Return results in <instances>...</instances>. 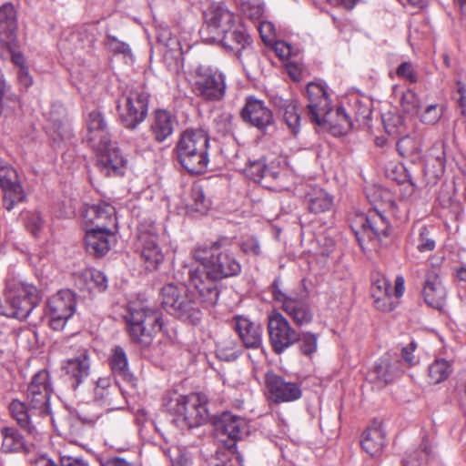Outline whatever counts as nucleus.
<instances>
[{
    "mask_svg": "<svg viewBox=\"0 0 466 466\" xmlns=\"http://www.w3.org/2000/svg\"><path fill=\"white\" fill-rule=\"evenodd\" d=\"M193 258L201 264V268L189 269L190 283L197 290L200 303L213 307L219 296L218 282L238 275L241 265L228 248L226 239L216 241L208 248H196Z\"/></svg>",
    "mask_w": 466,
    "mask_h": 466,
    "instance_id": "f257e3e1",
    "label": "nucleus"
},
{
    "mask_svg": "<svg viewBox=\"0 0 466 466\" xmlns=\"http://www.w3.org/2000/svg\"><path fill=\"white\" fill-rule=\"evenodd\" d=\"M208 399L204 393L180 395L173 393L164 402L166 410L174 416L173 422L181 430L198 428L208 419Z\"/></svg>",
    "mask_w": 466,
    "mask_h": 466,
    "instance_id": "f03ea898",
    "label": "nucleus"
},
{
    "mask_svg": "<svg viewBox=\"0 0 466 466\" xmlns=\"http://www.w3.org/2000/svg\"><path fill=\"white\" fill-rule=\"evenodd\" d=\"M131 340L142 348H147L161 331L162 313L143 302L133 303L125 316Z\"/></svg>",
    "mask_w": 466,
    "mask_h": 466,
    "instance_id": "7ed1b4c3",
    "label": "nucleus"
},
{
    "mask_svg": "<svg viewBox=\"0 0 466 466\" xmlns=\"http://www.w3.org/2000/svg\"><path fill=\"white\" fill-rule=\"evenodd\" d=\"M307 96L309 116L312 122L318 126L329 124L331 128L338 127L340 134L351 129V119L343 107H338L333 117L330 101L323 85L314 82L308 84Z\"/></svg>",
    "mask_w": 466,
    "mask_h": 466,
    "instance_id": "20e7f679",
    "label": "nucleus"
},
{
    "mask_svg": "<svg viewBox=\"0 0 466 466\" xmlns=\"http://www.w3.org/2000/svg\"><path fill=\"white\" fill-rule=\"evenodd\" d=\"M208 134L204 130L194 128L184 130L175 148L180 165L189 173L204 172L208 164Z\"/></svg>",
    "mask_w": 466,
    "mask_h": 466,
    "instance_id": "39448f33",
    "label": "nucleus"
},
{
    "mask_svg": "<svg viewBox=\"0 0 466 466\" xmlns=\"http://www.w3.org/2000/svg\"><path fill=\"white\" fill-rule=\"evenodd\" d=\"M161 304L170 314L196 324L200 319V310L193 292L185 284H166L160 291Z\"/></svg>",
    "mask_w": 466,
    "mask_h": 466,
    "instance_id": "423d86ee",
    "label": "nucleus"
},
{
    "mask_svg": "<svg viewBox=\"0 0 466 466\" xmlns=\"http://www.w3.org/2000/svg\"><path fill=\"white\" fill-rule=\"evenodd\" d=\"M149 95L143 88H128L117 100L116 110L122 125L135 129L147 117Z\"/></svg>",
    "mask_w": 466,
    "mask_h": 466,
    "instance_id": "0eeeda50",
    "label": "nucleus"
},
{
    "mask_svg": "<svg viewBox=\"0 0 466 466\" xmlns=\"http://www.w3.org/2000/svg\"><path fill=\"white\" fill-rule=\"evenodd\" d=\"M216 43L233 52L242 63L244 69L257 66L258 57L251 48L250 36L241 25L236 24V21Z\"/></svg>",
    "mask_w": 466,
    "mask_h": 466,
    "instance_id": "6e6552de",
    "label": "nucleus"
},
{
    "mask_svg": "<svg viewBox=\"0 0 466 466\" xmlns=\"http://www.w3.org/2000/svg\"><path fill=\"white\" fill-rule=\"evenodd\" d=\"M158 241L157 229L153 223L139 224L136 248L147 269H157L164 260V254Z\"/></svg>",
    "mask_w": 466,
    "mask_h": 466,
    "instance_id": "1a4fd4ad",
    "label": "nucleus"
},
{
    "mask_svg": "<svg viewBox=\"0 0 466 466\" xmlns=\"http://www.w3.org/2000/svg\"><path fill=\"white\" fill-rule=\"evenodd\" d=\"M353 230L361 249L365 251L370 248L365 246L367 239L370 242L377 240L382 243L390 236V227L382 214L374 211L367 216H359Z\"/></svg>",
    "mask_w": 466,
    "mask_h": 466,
    "instance_id": "9d476101",
    "label": "nucleus"
},
{
    "mask_svg": "<svg viewBox=\"0 0 466 466\" xmlns=\"http://www.w3.org/2000/svg\"><path fill=\"white\" fill-rule=\"evenodd\" d=\"M205 25L201 29L204 41L215 43L236 21L235 15L224 4L214 3L205 12Z\"/></svg>",
    "mask_w": 466,
    "mask_h": 466,
    "instance_id": "9b49d317",
    "label": "nucleus"
},
{
    "mask_svg": "<svg viewBox=\"0 0 466 466\" xmlns=\"http://www.w3.org/2000/svg\"><path fill=\"white\" fill-rule=\"evenodd\" d=\"M271 289L274 300L297 325L302 326L311 322L312 311L303 299L282 290L278 279L272 283Z\"/></svg>",
    "mask_w": 466,
    "mask_h": 466,
    "instance_id": "f8f14e48",
    "label": "nucleus"
},
{
    "mask_svg": "<svg viewBox=\"0 0 466 466\" xmlns=\"http://www.w3.org/2000/svg\"><path fill=\"white\" fill-rule=\"evenodd\" d=\"M195 91L198 96L206 101H219L225 96V76L218 69L198 67L196 71Z\"/></svg>",
    "mask_w": 466,
    "mask_h": 466,
    "instance_id": "ddd939ff",
    "label": "nucleus"
},
{
    "mask_svg": "<svg viewBox=\"0 0 466 466\" xmlns=\"http://www.w3.org/2000/svg\"><path fill=\"white\" fill-rule=\"evenodd\" d=\"M268 330L273 350L280 354L299 340V333L279 311L273 310L268 317Z\"/></svg>",
    "mask_w": 466,
    "mask_h": 466,
    "instance_id": "4468645a",
    "label": "nucleus"
},
{
    "mask_svg": "<svg viewBox=\"0 0 466 466\" xmlns=\"http://www.w3.org/2000/svg\"><path fill=\"white\" fill-rule=\"evenodd\" d=\"M52 392L49 373L42 370L31 380L26 391V400L33 412L48 415L49 399Z\"/></svg>",
    "mask_w": 466,
    "mask_h": 466,
    "instance_id": "2eb2a0df",
    "label": "nucleus"
},
{
    "mask_svg": "<svg viewBox=\"0 0 466 466\" xmlns=\"http://www.w3.org/2000/svg\"><path fill=\"white\" fill-rule=\"evenodd\" d=\"M49 325L54 330H62L76 309V297L69 289L58 291L47 302Z\"/></svg>",
    "mask_w": 466,
    "mask_h": 466,
    "instance_id": "dca6fc26",
    "label": "nucleus"
},
{
    "mask_svg": "<svg viewBox=\"0 0 466 466\" xmlns=\"http://www.w3.org/2000/svg\"><path fill=\"white\" fill-rule=\"evenodd\" d=\"M265 388L268 400L276 404L292 402L299 400L302 396L299 383L288 381L273 371L265 374Z\"/></svg>",
    "mask_w": 466,
    "mask_h": 466,
    "instance_id": "f3484780",
    "label": "nucleus"
},
{
    "mask_svg": "<svg viewBox=\"0 0 466 466\" xmlns=\"http://www.w3.org/2000/svg\"><path fill=\"white\" fill-rule=\"evenodd\" d=\"M86 126L85 140L94 150L104 149L109 145L111 139L107 124L100 111H91L87 116Z\"/></svg>",
    "mask_w": 466,
    "mask_h": 466,
    "instance_id": "a211bd4d",
    "label": "nucleus"
},
{
    "mask_svg": "<svg viewBox=\"0 0 466 466\" xmlns=\"http://www.w3.org/2000/svg\"><path fill=\"white\" fill-rule=\"evenodd\" d=\"M0 186L4 191V205L7 210H11L15 204L25 199L17 173L8 165L0 167Z\"/></svg>",
    "mask_w": 466,
    "mask_h": 466,
    "instance_id": "6ab92c4d",
    "label": "nucleus"
},
{
    "mask_svg": "<svg viewBox=\"0 0 466 466\" xmlns=\"http://www.w3.org/2000/svg\"><path fill=\"white\" fill-rule=\"evenodd\" d=\"M241 116L246 122L250 123L260 130L273 125L274 117L271 110L262 100L250 97L241 111Z\"/></svg>",
    "mask_w": 466,
    "mask_h": 466,
    "instance_id": "aec40b11",
    "label": "nucleus"
},
{
    "mask_svg": "<svg viewBox=\"0 0 466 466\" xmlns=\"http://www.w3.org/2000/svg\"><path fill=\"white\" fill-rule=\"evenodd\" d=\"M97 152V167L106 176H119L124 173L127 160L118 148L110 142L109 145Z\"/></svg>",
    "mask_w": 466,
    "mask_h": 466,
    "instance_id": "412c9836",
    "label": "nucleus"
},
{
    "mask_svg": "<svg viewBox=\"0 0 466 466\" xmlns=\"http://www.w3.org/2000/svg\"><path fill=\"white\" fill-rule=\"evenodd\" d=\"M86 247L87 252L96 256L106 255L116 243V236L109 228H90L86 232Z\"/></svg>",
    "mask_w": 466,
    "mask_h": 466,
    "instance_id": "4be33fe9",
    "label": "nucleus"
},
{
    "mask_svg": "<svg viewBox=\"0 0 466 466\" xmlns=\"http://www.w3.org/2000/svg\"><path fill=\"white\" fill-rule=\"evenodd\" d=\"M9 411L11 416L16 420L17 424L20 425L28 434L35 437L39 433L38 430V418L43 416L32 411V409L28 404L14 400L9 404Z\"/></svg>",
    "mask_w": 466,
    "mask_h": 466,
    "instance_id": "5701e85b",
    "label": "nucleus"
},
{
    "mask_svg": "<svg viewBox=\"0 0 466 466\" xmlns=\"http://www.w3.org/2000/svg\"><path fill=\"white\" fill-rule=\"evenodd\" d=\"M177 123L176 116L165 109L156 110L150 121L149 131L157 143L167 140Z\"/></svg>",
    "mask_w": 466,
    "mask_h": 466,
    "instance_id": "b1692460",
    "label": "nucleus"
},
{
    "mask_svg": "<svg viewBox=\"0 0 466 466\" xmlns=\"http://www.w3.org/2000/svg\"><path fill=\"white\" fill-rule=\"evenodd\" d=\"M235 329L246 348L258 349L262 345L261 326L243 316L234 319Z\"/></svg>",
    "mask_w": 466,
    "mask_h": 466,
    "instance_id": "393cba45",
    "label": "nucleus"
},
{
    "mask_svg": "<svg viewBox=\"0 0 466 466\" xmlns=\"http://www.w3.org/2000/svg\"><path fill=\"white\" fill-rule=\"evenodd\" d=\"M216 425L218 430L230 439L229 442L236 443L238 440H240L248 432L247 420L229 411L223 412Z\"/></svg>",
    "mask_w": 466,
    "mask_h": 466,
    "instance_id": "a878e982",
    "label": "nucleus"
},
{
    "mask_svg": "<svg viewBox=\"0 0 466 466\" xmlns=\"http://www.w3.org/2000/svg\"><path fill=\"white\" fill-rule=\"evenodd\" d=\"M63 370L71 380L72 387L76 389L89 375L90 360L86 350H83L78 356L68 359Z\"/></svg>",
    "mask_w": 466,
    "mask_h": 466,
    "instance_id": "bb28decb",
    "label": "nucleus"
},
{
    "mask_svg": "<svg viewBox=\"0 0 466 466\" xmlns=\"http://www.w3.org/2000/svg\"><path fill=\"white\" fill-rule=\"evenodd\" d=\"M423 296L426 303L431 308L437 309L443 308L446 299V289L435 270L429 272L426 276Z\"/></svg>",
    "mask_w": 466,
    "mask_h": 466,
    "instance_id": "cd10ccee",
    "label": "nucleus"
},
{
    "mask_svg": "<svg viewBox=\"0 0 466 466\" xmlns=\"http://www.w3.org/2000/svg\"><path fill=\"white\" fill-rule=\"evenodd\" d=\"M116 210L108 203H98L87 207L85 218L94 225V228H109V226H116Z\"/></svg>",
    "mask_w": 466,
    "mask_h": 466,
    "instance_id": "c85d7f7f",
    "label": "nucleus"
},
{
    "mask_svg": "<svg viewBox=\"0 0 466 466\" xmlns=\"http://www.w3.org/2000/svg\"><path fill=\"white\" fill-rule=\"evenodd\" d=\"M445 168V154L441 147H432L427 156L423 174L426 185L435 184L443 175Z\"/></svg>",
    "mask_w": 466,
    "mask_h": 466,
    "instance_id": "c756f323",
    "label": "nucleus"
},
{
    "mask_svg": "<svg viewBox=\"0 0 466 466\" xmlns=\"http://www.w3.org/2000/svg\"><path fill=\"white\" fill-rule=\"evenodd\" d=\"M397 370L396 362L391 361L389 356H384L369 371L368 380L382 387L394 380Z\"/></svg>",
    "mask_w": 466,
    "mask_h": 466,
    "instance_id": "7c9ffc66",
    "label": "nucleus"
},
{
    "mask_svg": "<svg viewBox=\"0 0 466 466\" xmlns=\"http://www.w3.org/2000/svg\"><path fill=\"white\" fill-rule=\"evenodd\" d=\"M16 15L10 3L0 6V42L12 45L15 40Z\"/></svg>",
    "mask_w": 466,
    "mask_h": 466,
    "instance_id": "2f4dec72",
    "label": "nucleus"
},
{
    "mask_svg": "<svg viewBox=\"0 0 466 466\" xmlns=\"http://www.w3.org/2000/svg\"><path fill=\"white\" fill-rule=\"evenodd\" d=\"M384 445L385 434L380 425H373L363 432L361 447L370 456L380 455Z\"/></svg>",
    "mask_w": 466,
    "mask_h": 466,
    "instance_id": "473e14b6",
    "label": "nucleus"
},
{
    "mask_svg": "<svg viewBox=\"0 0 466 466\" xmlns=\"http://www.w3.org/2000/svg\"><path fill=\"white\" fill-rule=\"evenodd\" d=\"M246 177L255 182L268 181L277 178L278 173L271 171L266 164L264 157L258 159L248 160L243 169Z\"/></svg>",
    "mask_w": 466,
    "mask_h": 466,
    "instance_id": "72a5a7b5",
    "label": "nucleus"
},
{
    "mask_svg": "<svg viewBox=\"0 0 466 466\" xmlns=\"http://www.w3.org/2000/svg\"><path fill=\"white\" fill-rule=\"evenodd\" d=\"M308 208L312 213H322L329 210L332 198L319 187H312L305 196Z\"/></svg>",
    "mask_w": 466,
    "mask_h": 466,
    "instance_id": "f704fd0d",
    "label": "nucleus"
},
{
    "mask_svg": "<svg viewBox=\"0 0 466 466\" xmlns=\"http://www.w3.org/2000/svg\"><path fill=\"white\" fill-rule=\"evenodd\" d=\"M283 113V119L293 135H297L300 127V114L298 102L294 99L286 100L277 105Z\"/></svg>",
    "mask_w": 466,
    "mask_h": 466,
    "instance_id": "c9c22d12",
    "label": "nucleus"
},
{
    "mask_svg": "<svg viewBox=\"0 0 466 466\" xmlns=\"http://www.w3.org/2000/svg\"><path fill=\"white\" fill-rule=\"evenodd\" d=\"M445 110V104L440 102L426 103L424 107L420 108L419 116L420 120L427 125H435L441 118Z\"/></svg>",
    "mask_w": 466,
    "mask_h": 466,
    "instance_id": "e433bc0d",
    "label": "nucleus"
},
{
    "mask_svg": "<svg viewBox=\"0 0 466 466\" xmlns=\"http://www.w3.org/2000/svg\"><path fill=\"white\" fill-rule=\"evenodd\" d=\"M233 459L240 461L241 456L237 451V444L235 442H228L223 448L217 451L210 464L212 466H228L232 464Z\"/></svg>",
    "mask_w": 466,
    "mask_h": 466,
    "instance_id": "4c0bfd02",
    "label": "nucleus"
},
{
    "mask_svg": "<svg viewBox=\"0 0 466 466\" xmlns=\"http://www.w3.org/2000/svg\"><path fill=\"white\" fill-rule=\"evenodd\" d=\"M95 400L101 405H107L110 409H117V406L113 401L112 389H110V381L107 378H100L96 382V387L94 389Z\"/></svg>",
    "mask_w": 466,
    "mask_h": 466,
    "instance_id": "58836bf2",
    "label": "nucleus"
},
{
    "mask_svg": "<svg viewBox=\"0 0 466 466\" xmlns=\"http://www.w3.org/2000/svg\"><path fill=\"white\" fill-rule=\"evenodd\" d=\"M110 366L115 374L123 378L128 376L129 370L127 357L125 350L121 347L116 346L112 349Z\"/></svg>",
    "mask_w": 466,
    "mask_h": 466,
    "instance_id": "ea45409f",
    "label": "nucleus"
},
{
    "mask_svg": "<svg viewBox=\"0 0 466 466\" xmlns=\"http://www.w3.org/2000/svg\"><path fill=\"white\" fill-rule=\"evenodd\" d=\"M451 371V364L444 359L436 360L429 367L430 382L438 384L444 381Z\"/></svg>",
    "mask_w": 466,
    "mask_h": 466,
    "instance_id": "a19ab883",
    "label": "nucleus"
},
{
    "mask_svg": "<svg viewBox=\"0 0 466 466\" xmlns=\"http://www.w3.org/2000/svg\"><path fill=\"white\" fill-rule=\"evenodd\" d=\"M3 441L1 450L3 452H14L23 448L22 439L18 436L15 430L12 428H4L1 430Z\"/></svg>",
    "mask_w": 466,
    "mask_h": 466,
    "instance_id": "79ce46f5",
    "label": "nucleus"
},
{
    "mask_svg": "<svg viewBox=\"0 0 466 466\" xmlns=\"http://www.w3.org/2000/svg\"><path fill=\"white\" fill-rule=\"evenodd\" d=\"M431 456V448L428 442L423 441L420 449L410 453L403 460L404 466H422L426 464Z\"/></svg>",
    "mask_w": 466,
    "mask_h": 466,
    "instance_id": "37998d69",
    "label": "nucleus"
},
{
    "mask_svg": "<svg viewBox=\"0 0 466 466\" xmlns=\"http://www.w3.org/2000/svg\"><path fill=\"white\" fill-rule=\"evenodd\" d=\"M190 198L192 203L190 208L199 213H205L210 207V201L206 198L203 188L195 185L192 187L190 191Z\"/></svg>",
    "mask_w": 466,
    "mask_h": 466,
    "instance_id": "c03bdc74",
    "label": "nucleus"
},
{
    "mask_svg": "<svg viewBox=\"0 0 466 466\" xmlns=\"http://www.w3.org/2000/svg\"><path fill=\"white\" fill-rule=\"evenodd\" d=\"M400 106L406 113L416 115L420 112L421 103L412 89H407L401 96Z\"/></svg>",
    "mask_w": 466,
    "mask_h": 466,
    "instance_id": "a18cd8bd",
    "label": "nucleus"
},
{
    "mask_svg": "<svg viewBox=\"0 0 466 466\" xmlns=\"http://www.w3.org/2000/svg\"><path fill=\"white\" fill-rule=\"evenodd\" d=\"M300 352L307 356L311 357L318 349V338L315 334L307 332L303 333L301 337L299 336Z\"/></svg>",
    "mask_w": 466,
    "mask_h": 466,
    "instance_id": "49530a36",
    "label": "nucleus"
},
{
    "mask_svg": "<svg viewBox=\"0 0 466 466\" xmlns=\"http://www.w3.org/2000/svg\"><path fill=\"white\" fill-rule=\"evenodd\" d=\"M397 148L402 156H414L421 151V146L419 142L410 137H402L397 143Z\"/></svg>",
    "mask_w": 466,
    "mask_h": 466,
    "instance_id": "de8ad7c7",
    "label": "nucleus"
},
{
    "mask_svg": "<svg viewBox=\"0 0 466 466\" xmlns=\"http://www.w3.org/2000/svg\"><path fill=\"white\" fill-rule=\"evenodd\" d=\"M436 247L434 238L431 236V232L427 227L422 226L419 229V236L417 238V248L420 252L432 251Z\"/></svg>",
    "mask_w": 466,
    "mask_h": 466,
    "instance_id": "09e8293b",
    "label": "nucleus"
},
{
    "mask_svg": "<svg viewBox=\"0 0 466 466\" xmlns=\"http://www.w3.org/2000/svg\"><path fill=\"white\" fill-rule=\"evenodd\" d=\"M391 292V285L388 279L383 276H379L373 279L371 286V295L373 299Z\"/></svg>",
    "mask_w": 466,
    "mask_h": 466,
    "instance_id": "8fccbe9b",
    "label": "nucleus"
},
{
    "mask_svg": "<svg viewBox=\"0 0 466 466\" xmlns=\"http://www.w3.org/2000/svg\"><path fill=\"white\" fill-rule=\"evenodd\" d=\"M240 248L245 255L258 257L261 255V246L258 239L249 237L241 242Z\"/></svg>",
    "mask_w": 466,
    "mask_h": 466,
    "instance_id": "3c124183",
    "label": "nucleus"
},
{
    "mask_svg": "<svg viewBox=\"0 0 466 466\" xmlns=\"http://www.w3.org/2000/svg\"><path fill=\"white\" fill-rule=\"evenodd\" d=\"M24 220L25 223V227L28 230H30L34 235H36L37 231L43 225V218L39 212H26L24 215Z\"/></svg>",
    "mask_w": 466,
    "mask_h": 466,
    "instance_id": "603ef678",
    "label": "nucleus"
},
{
    "mask_svg": "<svg viewBox=\"0 0 466 466\" xmlns=\"http://www.w3.org/2000/svg\"><path fill=\"white\" fill-rule=\"evenodd\" d=\"M374 304L379 310L391 311L396 308L398 300L392 296L391 292L374 298Z\"/></svg>",
    "mask_w": 466,
    "mask_h": 466,
    "instance_id": "864d4df0",
    "label": "nucleus"
},
{
    "mask_svg": "<svg viewBox=\"0 0 466 466\" xmlns=\"http://www.w3.org/2000/svg\"><path fill=\"white\" fill-rule=\"evenodd\" d=\"M396 74L399 77H401L410 83H416L418 80L417 73L415 72L413 66L410 62L401 63L397 70Z\"/></svg>",
    "mask_w": 466,
    "mask_h": 466,
    "instance_id": "5fc2aeb1",
    "label": "nucleus"
},
{
    "mask_svg": "<svg viewBox=\"0 0 466 466\" xmlns=\"http://www.w3.org/2000/svg\"><path fill=\"white\" fill-rule=\"evenodd\" d=\"M217 128L222 134L229 133L232 130V116L228 113H224L215 119Z\"/></svg>",
    "mask_w": 466,
    "mask_h": 466,
    "instance_id": "6e6d98bb",
    "label": "nucleus"
},
{
    "mask_svg": "<svg viewBox=\"0 0 466 466\" xmlns=\"http://www.w3.org/2000/svg\"><path fill=\"white\" fill-rule=\"evenodd\" d=\"M106 44L108 47L115 53L128 55L131 52L130 47L127 44L119 41L115 36H108Z\"/></svg>",
    "mask_w": 466,
    "mask_h": 466,
    "instance_id": "4d7b16f0",
    "label": "nucleus"
},
{
    "mask_svg": "<svg viewBox=\"0 0 466 466\" xmlns=\"http://www.w3.org/2000/svg\"><path fill=\"white\" fill-rule=\"evenodd\" d=\"M90 281L99 290H105L107 287V279L105 274L99 270H91L89 272Z\"/></svg>",
    "mask_w": 466,
    "mask_h": 466,
    "instance_id": "13d9d810",
    "label": "nucleus"
},
{
    "mask_svg": "<svg viewBox=\"0 0 466 466\" xmlns=\"http://www.w3.org/2000/svg\"><path fill=\"white\" fill-rule=\"evenodd\" d=\"M417 348V344L414 341L409 343L406 347L402 349V358L410 366L415 365L418 362V359L413 354Z\"/></svg>",
    "mask_w": 466,
    "mask_h": 466,
    "instance_id": "bf43d9fd",
    "label": "nucleus"
},
{
    "mask_svg": "<svg viewBox=\"0 0 466 466\" xmlns=\"http://www.w3.org/2000/svg\"><path fill=\"white\" fill-rule=\"evenodd\" d=\"M274 50L280 59H288L291 55V46L284 41L276 42Z\"/></svg>",
    "mask_w": 466,
    "mask_h": 466,
    "instance_id": "052dcab7",
    "label": "nucleus"
},
{
    "mask_svg": "<svg viewBox=\"0 0 466 466\" xmlns=\"http://www.w3.org/2000/svg\"><path fill=\"white\" fill-rule=\"evenodd\" d=\"M61 466H89V463L78 457L68 455L60 456Z\"/></svg>",
    "mask_w": 466,
    "mask_h": 466,
    "instance_id": "680f3d73",
    "label": "nucleus"
},
{
    "mask_svg": "<svg viewBox=\"0 0 466 466\" xmlns=\"http://www.w3.org/2000/svg\"><path fill=\"white\" fill-rule=\"evenodd\" d=\"M101 466H135L120 457H111L101 461Z\"/></svg>",
    "mask_w": 466,
    "mask_h": 466,
    "instance_id": "e2e57ef3",
    "label": "nucleus"
},
{
    "mask_svg": "<svg viewBox=\"0 0 466 466\" xmlns=\"http://www.w3.org/2000/svg\"><path fill=\"white\" fill-rule=\"evenodd\" d=\"M18 78L21 84H23L25 87H28L32 85V77L28 73V70L25 66H21L18 69Z\"/></svg>",
    "mask_w": 466,
    "mask_h": 466,
    "instance_id": "0e129e2a",
    "label": "nucleus"
},
{
    "mask_svg": "<svg viewBox=\"0 0 466 466\" xmlns=\"http://www.w3.org/2000/svg\"><path fill=\"white\" fill-rule=\"evenodd\" d=\"M458 85L460 86L458 89L460 98L458 101L461 108V114L466 117V86L461 83H458Z\"/></svg>",
    "mask_w": 466,
    "mask_h": 466,
    "instance_id": "69168bd1",
    "label": "nucleus"
},
{
    "mask_svg": "<svg viewBox=\"0 0 466 466\" xmlns=\"http://www.w3.org/2000/svg\"><path fill=\"white\" fill-rule=\"evenodd\" d=\"M31 466H57L51 459L46 456H39L31 461Z\"/></svg>",
    "mask_w": 466,
    "mask_h": 466,
    "instance_id": "338daca9",
    "label": "nucleus"
},
{
    "mask_svg": "<svg viewBox=\"0 0 466 466\" xmlns=\"http://www.w3.org/2000/svg\"><path fill=\"white\" fill-rule=\"evenodd\" d=\"M171 466H191V460L185 454H178L171 460Z\"/></svg>",
    "mask_w": 466,
    "mask_h": 466,
    "instance_id": "774afa93",
    "label": "nucleus"
}]
</instances>
